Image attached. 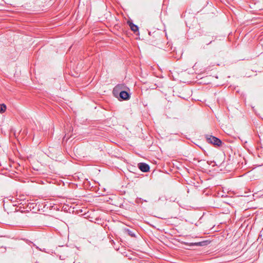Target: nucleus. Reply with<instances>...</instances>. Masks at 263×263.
Instances as JSON below:
<instances>
[{"instance_id": "1", "label": "nucleus", "mask_w": 263, "mask_h": 263, "mask_svg": "<svg viewBox=\"0 0 263 263\" xmlns=\"http://www.w3.org/2000/svg\"><path fill=\"white\" fill-rule=\"evenodd\" d=\"M205 138L206 141L209 143H211L217 146H220L222 144V141L219 138L210 135H206Z\"/></svg>"}, {"instance_id": "2", "label": "nucleus", "mask_w": 263, "mask_h": 263, "mask_svg": "<svg viewBox=\"0 0 263 263\" xmlns=\"http://www.w3.org/2000/svg\"><path fill=\"white\" fill-rule=\"evenodd\" d=\"M138 165L139 168L143 172H147L149 170V166L146 163H139Z\"/></svg>"}, {"instance_id": "3", "label": "nucleus", "mask_w": 263, "mask_h": 263, "mask_svg": "<svg viewBox=\"0 0 263 263\" xmlns=\"http://www.w3.org/2000/svg\"><path fill=\"white\" fill-rule=\"evenodd\" d=\"M119 95L120 97L124 100H128L130 98L129 94L127 91L124 90H121L120 92Z\"/></svg>"}, {"instance_id": "4", "label": "nucleus", "mask_w": 263, "mask_h": 263, "mask_svg": "<svg viewBox=\"0 0 263 263\" xmlns=\"http://www.w3.org/2000/svg\"><path fill=\"white\" fill-rule=\"evenodd\" d=\"M125 88V86L124 84H119L115 87L113 89V93L115 94L116 92L118 93L119 91H121L123 90V89Z\"/></svg>"}, {"instance_id": "5", "label": "nucleus", "mask_w": 263, "mask_h": 263, "mask_svg": "<svg viewBox=\"0 0 263 263\" xmlns=\"http://www.w3.org/2000/svg\"><path fill=\"white\" fill-rule=\"evenodd\" d=\"M129 26L130 28V29L134 32H136L139 30L138 26L132 22H129Z\"/></svg>"}, {"instance_id": "6", "label": "nucleus", "mask_w": 263, "mask_h": 263, "mask_svg": "<svg viewBox=\"0 0 263 263\" xmlns=\"http://www.w3.org/2000/svg\"><path fill=\"white\" fill-rule=\"evenodd\" d=\"M6 109V105L5 104H0V113H4Z\"/></svg>"}, {"instance_id": "7", "label": "nucleus", "mask_w": 263, "mask_h": 263, "mask_svg": "<svg viewBox=\"0 0 263 263\" xmlns=\"http://www.w3.org/2000/svg\"><path fill=\"white\" fill-rule=\"evenodd\" d=\"M125 231L128 233V234L129 236H130L132 237H135V233L132 231H131L130 230L126 229V230H125Z\"/></svg>"}, {"instance_id": "8", "label": "nucleus", "mask_w": 263, "mask_h": 263, "mask_svg": "<svg viewBox=\"0 0 263 263\" xmlns=\"http://www.w3.org/2000/svg\"><path fill=\"white\" fill-rule=\"evenodd\" d=\"M201 242H198V243H195V245H196V246H201Z\"/></svg>"}, {"instance_id": "9", "label": "nucleus", "mask_w": 263, "mask_h": 263, "mask_svg": "<svg viewBox=\"0 0 263 263\" xmlns=\"http://www.w3.org/2000/svg\"><path fill=\"white\" fill-rule=\"evenodd\" d=\"M141 198H139V199L137 200V203H140V202H141Z\"/></svg>"}, {"instance_id": "10", "label": "nucleus", "mask_w": 263, "mask_h": 263, "mask_svg": "<svg viewBox=\"0 0 263 263\" xmlns=\"http://www.w3.org/2000/svg\"><path fill=\"white\" fill-rule=\"evenodd\" d=\"M212 42V41H211L209 43L207 44V45H209L210 44H211V43Z\"/></svg>"}]
</instances>
